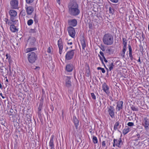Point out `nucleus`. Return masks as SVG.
Returning <instances> with one entry per match:
<instances>
[{
	"label": "nucleus",
	"instance_id": "nucleus-39",
	"mask_svg": "<svg viewBox=\"0 0 149 149\" xmlns=\"http://www.w3.org/2000/svg\"><path fill=\"white\" fill-rule=\"evenodd\" d=\"M91 95L92 98L94 100H96V97L95 95L93 93H91Z\"/></svg>",
	"mask_w": 149,
	"mask_h": 149
},
{
	"label": "nucleus",
	"instance_id": "nucleus-46",
	"mask_svg": "<svg viewBox=\"0 0 149 149\" xmlns=\"http://www.w3.org/2000/svg\"><path fill=\"white\" fill-rule=\"evenodd\" d=\"M111 2L116 3L118 2V0H110Z\"/></svg>",
	"mask_w": 149,
	"mask_h": 149
},
{
	"label": "nucleus",
	"instance_id": "nucleus-45",
	"mask_svg": "<svg viewBox=\"0 0 149 149\" xmlns=\"http://www.w3.org/2000/svg\"><path fill=\"white\" fill-rule=\"evenodd\" d=\"M128 49H129V53L132 52V47L130 45H128Z\"/></svg>",
	"mask_w": 149,
	"mask_h": 149
},
{
	"label": "nucleus",
	"instance_id": "nucleus-1",
	"mask_svg": "<svg viewBox=\"0 0 149 149\" xmlns=\"http://www.w3.org/2000/svg\"><path fill=\"white\" fill-rule=\"evenodd\" d=\"M68 13L71 16H75L78 15L80 13L79 6L77 3L71 1L68 6Z\"/></svg>",
	"mask_w": 149,
	"mask_h": 149
},
{
	"label": "nucleus",
	"instance_id": "nucleus-43",
	"mask_svg": "<svg viewBox=\"0 0 149 149\" xmlns=\"http://www.w3.org/2000/svg\"><path fill=\"white\" fill-rule=\"evenodd\" d=\"M86 73L88 75L87 76H89V74L90 73V71L89 69H88L86 70Z\"/></svg>",
	"mask_w": 149,
	"mask_h": 149
},
{
	"label": "nucleus",
	"instance_id": "nucleus-2",
	"mask_svg": "<svg viewBox=\"0 0 149 149\" xmlns=\"http://www.w3.org/2000/svg\"><path fill=\"white\" fill-rule=\"evenodd\" d=\"M102 40L104 45L108 46L112 45L114 42L113 36L109 33L104 35Z\"/></svg>",
	"mask_w": 149,
	"mask_h": 149
},
{
	"label": "nucleus",
	"instance_id": "nucleus-41",
	"mask_svg": "<svg viewBox=\"0 0 149 149\" xmlns=\"http://www.w3.org/2000/svg\"><path fill=\"white\" fill-rule=\"evenodd\" d=\"M42 104L40 103L39 105V107L38 108V110L39 111H40L42 109Z\"/></svg>",
	"mask_w": 149,
	"mask_h": 149
},
{
	"label": "nucleus",
	"instance_id": "nucleus-11",
	"mask_svg": "<svg viewBox=\"0 0 149 149\" xmlns=\"http://www.w3.org/2000/svg\"><path fill=\"white\" fill-rule=\"evenodd\" d=\"M68 23L69 25L74 27L77 25V22L76 19H69L68 21Z\"/></svg>",
	"mask_w": 149,
	"mask_h": 149
},
{
	"label": "nucleus",
	"instance_id": "nucleus-48",
	"mask_svg": "<svg viewBox=\"0 0 149 149\" xmlns=\"http://www.w3.org/2000/svg\"><path fill=\"white\" fill-rule=\"evenodd\" d=\"M88 27H89V28L90 29H91L92 28V25L91 23H88Z\"/></svg>",
	"mask_w": 149,
	"mask_h": 149
},
{
	"label": "nucleus",
	"instance_id": "nucleus-59",
	"mask_svg": "<svg viewBox=\"0 0 149 149\" xmlns=\"http://www.w3.org/2000/svg\"><path fill=\"white\" fill-rule=\"evenodd\" d=\"M72 42H68V44L69 45H72Z\"/></svg>",
	"mask_w": 149,
	"mask_h": 149
},
{
	"label": "nucleus",
	"instance_id": "nucleus-36",
	"mask_svg": "<svg viewBox=\"0 0 149 149\" xmlns=\"http://www.w3.org/2000/svg\"><path fill=\"white\" fill-rule=\"evenodd\" d=\"M37 30L35 29H31L29 31V32L30 33H36L37 32Z\"/></svg>",
	"mask_w": 149,
	"mask_h": 149
},
{
	"label": "nucleus",
	"instance_id": "nucleus-56",
	"mask_svg": "<svg viewBox=\"0 0 149 149\" xmlns=\"http://www.w3.org/2000/svg\"><path fill=\"white\" fill-rule=\"evenodd\" d=\"M0 95L3 98V99H4L5 97L3 96V95H2V93H1L0 94Z\"/></svg>",
	"mask_w": 149,
	"mask_h": 149
},
{
	"label": "nucleus",
	"instance_id": "nucleus-55",
	"mask_svg": "<svg viewBox=\"0 0 149 149\" xmlns=\"http://www.w3.org/2000/svg\"><path fill=\"white\" fill-rule=\"evenodd\" d=\"M138 61L140 63V64H141V60H140V57H139V59H138Z\"/></svg>",
	"mask_w": 149,
	"mask_h": 149
},
{
	"label": "nucleus",
	"instance_id": "nucleus-63",
	"mask_svg": "<svg viewBox=\"0 0 149 149\" xmlns=\"http://www.w3.org/2000/svg\"><path fill=\"white\" fill-rule=\"evenodd\" d=\"M148 30L149 31V24L148 25Z\"/></svg>",
	"mask_w": 149,
	"mask_h": 149
},
{
	"label": "nucleus",
	"instance_id": "nucleus-51",
	"mask_svg": "<svg viewBox=\"0 0 149 149\" xmlns=\"http://www.w3.org/2000/svg\"><path fill=\"white\" fill-rule=\"evenodd\" d=\"M100 54L103 57L104 56V53L102 52L101 51L100 52Z\"/></svg>",
	"mask_w": 149,
	"mask_h": 149
},
{
	"label": "nucleus",
	"instance_id": "nucleus-34",
	"mask_svg": "<svg viewBox=\"0 0 149 149\" xmlns=\"http://www.w3.org/2000/svg\"><path fill=\"white\" fill-rule=\"evenodd\" d=\"M114 65L113 63L110 64L109 65V69L110 71H111L113 68Z\"/></svg>",
	"mask_w": 149,
	"mask_h": 149
},
{
	"label": "nucleus",
	"instance_id": "nucleus-8",
	"mask_svg": "<svg viewBox=\"0 0 149 149\" xmlns=\"http://www.w3.org/2000/svg\"><path fill=\"white\" fill-rule=\"evenodd\" d=\"M142 124L144 126L146 130H148L149 128V119L147 117L143 119Z\"/></svg>",
	"mask_w": 149,
	"mask_h": 149
},
{
	"label": "nucleus",
	"instance_id": "nucleus-50",
	"mask_svg": "<svg viewBox=\"0 0 149 149\" xmlns=\"http://www.w3.org/2000/svg\"><path fill=\"white\" fill-rule=\"evenodd\" d=\"M100 59L102 61V63L104 64V67H105V68L107 70V71H108V70H109L106 67L105 65L104 64V62H103V61L102 60H101V57H100Z\"/></svg>",
	"mask_w": 149,
	"mask_h": 149
},
{
	"label": "nucleus",
	"instance_id": "nucleus-14",
	"mask_svg": "<svg viewBox=\"0 0 149 149\" xmlns=\"http://www.w3.org/2000/svg\"><path fill=\"white\" fill-rule=\"evenodd\" d=\"M58 45L59 49V53L60 54L62 53V50L63 49V45L62 39H60L58 41Z\"/></svg>",
	"mask_w": 149,
	"mask_h": 149
},
{
	"label": "nucleus",
	"instance_id": "nucleus-28",
	"mask_svg": "<svg viewBox=\"0 0 149 149\" xmlns=\"http://www.w3.org/2000/svg\"><path fill=\"white\" fill-rule=\"evenodd\" d=\"M131 109L133 111H138V107L134 106V105H132L130 107Z\"/></svg>",
	"mask_w": 149,
	"mask_h": 149
},
{
	"label": "nucleus",
	"instance_id": "nucleus-12",
	"mask_svg": "<svg viewBox=\"0 0 149 149\" xmlns=\"http://www.w3.org/2000/svg\"><path fill=\"white\" fill-rule=\"evenodd\" d=\"M9 14L10 16L11 20L13 22V17H15L17 15V12L16 11L13 10H10L9 12Z\"/></svg>",
	"mask_w": 149,
	"mask_h": 149
},
{
	"label": "nucleus",
	"instance_id": "nucleus-58",
	"mask_svg": "<svg viewBox=\"0 0 149 149\" xmlns=\"http://www.w3.org/2000/svg\"><path fill=\"white\" fill-rule=\"evenodd\" d=\"M102 68L100 67H98L97 68V69L98 70H101Z\"/></svg>",
	"mask_w": 149,
	"mask_h": 149
},
{
	"label": "nucleus",
	"instance_id": "nucleus-23",
	"mask_svg": "<svg viewBox=\"0 0 149 149\" xmlns=\"http://www.w3.org/2000/svg\"><path fill=\"white\" fill-rule=\"evenodd\" d=\"M130 130V128L129 127L125 128L123 131V133L124 135L127 134Z\"/></svg>",
	"mask_w": 149,
	"mask_h": 149
},
{
	"label": "nucleus",
	"instance_id": "nucleus-21",
	"mask_svg": "<svg viewBox=\"0 0 149 149\" xmlns=\"http://www.w3.org/2000/svg\"><path fill=\"white\" fill-rule=\"evenodd\" d=\"M81 44L82 46V48L84 50L86 47V42L84 39L83 38H81L80 40Z\"/></svg>",
	"mask_w": 149,
	"mask_h": 149
},
{
	"label": "nucleus",
	"instance_id": "nucleus-60",
	"mask_svg": "<svg viewBox=\"0 0 149 149\" xmlns=\"http://www.w3.org/2000/svg\"><path fill=\"white\" fill-rule=\"evenodd\" d=\"M39 69H40L39 67H36V68H35L34 69H35V70L37 69L39 70Z\"/></svg>",
	"mask_w": 149,
	"mask_h": 149
},
{
	"label": "nucleus",
	"instance_id": "nucleus-15",
	"mask_svg": "<svg viewBox=\"0 0 149 149\" xmlns=\"http://www.w3.org/2000/svg\"><path fill=\"white\" fill-rule=\"evenodd\" d=\"M54 137V136L53 135L51 136L50 138V141L49 142V146L50 147V149H54L53 140Z\"/></svg>",
	"mask_w": 149,
	"mask_h": 149
},
{
	"label": "nucleus",
	"instance_id": "nucleus-26",
	"mask_svg": "<svg viewBox=\"0 0 149 149\" xmlns=\"http://www.w3.org/2000/svg\"><path fill=\"white\" fill-rule=\"evenodd\" d=\"M123 47L126 48L127 40L125 38H123Z\"/></svg>",
	"mask_w": 149,
	"mask_h": 149
},
{
	"label": "nucleus",
	"instance_id": "nucleus-18",
	"mask_svg": "<svg viewBox=\"0 0 149 149\" xmlns=\"http://www.w3.org/2000/svg\"><path fill=\"white\" fill-rule=\"evenodd\" d=\"M26 10L27 14L30 15L34 11V9L32 6H29L27 7Z\"/></svg>",
	"mask_w": 149,
	"mask_h": 149
},
{
	"label": "nucleus",
	"instance_id": "nucleus-7",
	"mask_svg": "<svg viewBox=\"0 0 149 149\" xmlns=\"http://www.w3.org/2000/svg\"><path fill=\"white\" fill-rule=\"evenodd\" d=\"M114 110V107L112 106H110L109 107H107V111L109 114L112 118L115 117Z\"/></svg>",
	"mask_w": 149,
	"mask_h": 149
},
{
	"label": "nucleus",
	"instance_id": "nucleus-53",
	"mask_svg": "<svg viewBox=\"0 0 149 149\" xmlns=\"http://www.w3.org/2000/svg\"><path fill=\"white\" fill-rule=\"evenodd\" d=\"M101 71L103 73H104L105 72V70L104 68H102L101 69Z\"/></svg>",
	"mask_w": 149,
	"mask_h": 149
},
{
	"label": "nucleus",
	"instance_id": "nucleus-35",
	"mask_svg": "<svg viewBox=\"0 0 149 149\" xmlns=\"http://www.w3.org/2000/svg\"><path fill=\"white\" fill-rule=\"evenodd\" d=\"M109 13L112 14H113L114 13V10L111 7H110L109 8Z\"/></svg>",
	"mask_w": 149,
	"mask_h": 149
},
{
	"label": "nucleus",
	"instance_id": "nucleus-6",
	"mask_svg": "<svg viewBox=\"0 0 149 149\" xmlns=\"http://www.w3.org/2000/svg\"><path fill=\"white\" fill-rule=\"evenodd\" d=\"M68 31L70 36L73 38L74 37L76 32L74 28L72 26H69L68 28Z\"/></svg>",
	"mask_w": 149,
	"mask_h": 149
},
{
	"label": "nucleus",
	"instance_id": "nucleus-40",
	"mask_svg": "<svg viewBox=\"0 0 149 149\" xmlns=\"http://www.w3.org/2000/svg\"><path fill=\"white\" fill-rule=\"evenodd\" d=\"M26 3L30 4L33 2L34 0H26Z\"/></svg>",
	"mask_w": 149,
	"mask_h": 149
},
{
	"label": "nucleus",
	"instance_id": "nucleus-33",
	"mask_svg": "<svg viewBox=\"0 0 149 149\" xmlns=\"http://www.w3.org/2000/svg\"><path fill=\"white\" fill-rule=\"evenodd\" d=\"M5 120L3 118H1L0 120V123L3 125H4L5 124Z\"/></svg>",
	"mask_w": 149,
	"mask_h": 149
},
{
	"label": "nucleus",
	"instance_id": "nucleus-19",
	"mask_svg": "<svg viewBox=\"0 0 149 149\" xmlns=\"http://www.w3.org/2000/svg\"><path fill=\"white\" fill-rule=\"evenodd\" d=\"M8 24L9 25H10V30L12 32H15L17 31V29L14 25L11 24V23L10 22H8Z\"/></svg>",
	"mask_w": 149,
	"mask_h": 149
},
{
	"label": "nucleus",
	"instance_id": "nucleus-30",
	"mask_svg": "<svg viewBox=\"0 0 149 149\" xmlns=\"http://www.w3.org/2000/svg\"><path fill=\"white\" fill-rule=\"evenodd\" d=\"M10 130H6L5 131V133L4 136H6L7 138L9 136V133H10Z\"/></svg>",
	"mask_w": 149,
	"mask_h": 149
},
{
	"label": "nucleus",
	"instance_id": "nucleus-16",
	"mask_svg": "<svg viewBox=\"0 0 149 149\" xmlns=\"http://www.w3.org/2000/svg\"><path fill=\"white\" fill-rule=\"evenodd\" d=\"M73 66L71 64H68L66 65L65 67V70L68 72H71L73 69Z\"/></svg>",
	"mask_w": 149,
	"mask_h": 149
},
{
	"label": "nucleus",
	"instance_id": "nucleus-32",
	"mask_svg": "<svg viewBox=\"0 0 149 149\" xmlns=\"http://www.w3.org/2000/svg\"><path fill=\"white\" fill-rule=\"evenodd\" d=\"M33 23V20L32 19H29L27 21V24L29 26L31 25Z\"/></svg>",
	"mask_w": 149,
	"mask_h": 149
},
{
	"label": "nucleus",
	"instance_id": "nucleus-49",
	"mask_svg": "<svg viewBox=\"0 0 149 149\" xmlns=\"http://www.w3.org/2000/svg\"><path fill=\"white\" fill-rule=\"evenodd\" d=\"M6 59H9L10 58V56L9 55L7 54H6Z\"/></svg>",
	"mask_w": 149,
	"mask_h": 149
},
{
	"label": "nucleus",
	"instance_id": "nucleus-47",
	"mask_svg": "<svg viewBox=\"0 0 149 149\" xmlns=\"http://www.w3.org/2000/svg\"><path fill=\"white\" fill-rule=\"evenodd\" d=\"M34 22L36 23H37L38 22V20L36 18V15H35L34 18Z\"/></svg>",
	"mask_w": 149,
	"mask_h": 149
},
{
	"label": "nucleus",
	"instance_id": "nucleus-17",
	"mask_svg": "<svg viewBox=\"0 0 149 149\" xmlns=\"http://www.w3.org/2000/svg\"><path fill=\"white\" fill-rule=\"evenodd\" d=\"M117 110L118 111L123 108V102L122 101H119L117 102Z\"/></svg>",
	"mask_w": 149,
	"mask_h": 149
},
{
	"label": "nucleus",
	"instance_id": "nucleus-5",
	"mask_svg": "<svg viewBox=\"0 0 149 149\" xmlns=\"http://www.w3.org/2000/svg\"><path fill=\"white\" fill-rule=\"evenodd\" d=\"M113 146L115 147L116 146L120 148L123 144V142L121 138H119L118 139H114L113 140Z\"/></svg>",
	"mask_w": 149,
	"mask_h": 149
},
{
	"label": "nucleus",
	"instance_id": "nucleus-13",
	"mask_svg": "<svg viewBox=\"0 0 149 149\" xmlns=\"http://www.w3.org/2000/svg\"><path fill=\"white\" fill-rule=\"evenodd\" d=\"M70 79V77L67 76L66 77L65 81V85L68 88H70L71 86Z\"/></svg>",
	"mask_w": 149,
	"mask_h": 149
},
{
	"label": "nucleus",
	"instance_id": "nucleus-25",
	"mask_svg": "<svg viewBox=\"0 0 149 149\" xmlns=\"http://www.w3.org/2000/svg\"><path fill=\"white\" fill-rule=\"evenodd\" d=\"M126 48L123 47V50L120 52L121 56L123 58H125V55L126 51Z\"/></svg>",
	"mask_w": 149,
	"mask_h": 149
},
{
	"label": "nucleus",
	"instance_id": "nucleus-37",
	"mask_svg": "<svg viewBox=\"0 0 149 149\" xmlns=\"http://www.w3.org/2000/svg\"><path fill=\"white\" fill-rule=\"evenodd\" d=\"M52 49V47H49L47 49L48 52L49 53H51Z\"/></svg>",
	"mask_w": 149,
	"mask_h": 149
},
{
	"label": "nucleus",
	"instance_id": "nucleus-61",
	"mask_svg": "<svg viewBox=\"0 0 149 149\" xmlns=\"http://www.w3.org/2000/svg\"><path fill=\"white\" fill-rule=\"evenodd\" d=\"M0 88L1 89H2L3 87L2 86V85L1 83H0Z\"/></svg>",
	"mask_w": 149,
	"mask_h": 149
},
{
	"label": "nucleus",
	"instance_id": "nucleus-27",
	"mask_svg": "<svg viewBox=\"0 0 149 149\" xmlns=\"http://www.w3.org/2000/svg\"><path fill=\"white\" fill-rule=\"evenodd\" d=\"M92 140L93 142L95 144H96L97 143L98 140L97 137L95 136H93L92 138Z\"/></svg>",
	"mask_w": 149,
	"mask_h": 149
},
{
	"label": "nucleus",
	"instance_id": "nucleus-44",
	"mask_svg": "<svg viewBox=\"0 0 149 149\" xmlns=\"http://www.w3.org/2000/svg\"><path fill=\"white\" fill-rule=\"evenodd\" d=\"M129 57L130 58L131 60H132L133 59V56L132 54V52L129 53Z\"/></svg>",
	"mask_w": 149,
	"mask_h": 149
},
{
	"label": "nucleus",
	"instance_id": "nucleus-64",
	"mask_svg": "<svg viewBox=\"0 0 149 149\" xmlns=\"http://www.w3.org/2000/svg\"><path fill=\"white\" fill-rule=\"evenodd\" d=\"M102 51H104L105 50L104 48H103V49H102Z\"/></svg>",
	"mask_w": 149,
	"mask_h": 149
},
{
	"label": "nucleus",
	"instance_id": "nucleus-4",
	"mask_svg": "<svg viewBox=\"0 0 149 149\" xmlns=\"http://www.w3.org/2000/svg\"><path fill=\"white\" fill-rule=\"evenodd\" d=\"M74 49L72 50L67 52L65 56V60H69L72 59L75 53Z\"/></svg>",
	"mask_w": 149,
	"mask_h": 149
},
{
	"label": "nucleus",
	"instance_id": "nucleus-31",
	"mask_svg": "<svg viewBox=\"0 0 149 149\" xmlns=\"http://www.w3.org/2000/svg\"><path fill=\"white\" fill-rule=\"evenodd\" d=\"M102 147L104 149H107V147L106 146V143L105 141H103L102 143Z\"/></svg>",
	"mask_w": 149,
	"mask_h": 149
},
{
	"label": "nucleus",
	"instance_id": "nucleus-57",
	"mask_svg": "<svg viewBox=\"0 0 149 149\" xmlns=\"http://www.w3.org/2000/svg\"><path fill=\"white\" fill-rule=\"evenodd\" d=\"M57 1L58 3L60 4L61 3L60 0H57Z\"/></svg>",
	"mask_w": 149,
	"mask_h": 149
},
{
	"label": "nucleus",
	"instance_id": "nucleus-9",
	"mask_svg": "<svg viewBox=\"0 0 149 149\" xmlns=\"http://www.w3.org/2000/svg\"><path fill=\"white\" fill-rule=\"evenodd\" d=\"M102 88L103 91L106 93L107 95H109L110 93L109 91V88L107 84L104 83L102 86Z\"/></svg>",
	"mask_w": 149,
	"mask_h": 149
},
{
	"label": "nucleus",
	"instance_id": "nucleus-29",
	"mask_svg": "<svg viewBox=\"0 0 149 149\" xmlns=\"http://www.w3.org/2000/svg\"><path fill=\"white\" fill-rule=\"evenodd\" d=\"M119 122L118 121L116 122L114 126V130H116L117 129V127L119 126Z\"/></svg>",
	"mask_w": 149,
	"mask_h": 149
},
{
	"label": "nucleus",
	"instance_id": "nucleus-20",
	"mask_svg": "<svg viewBox=\"0 0 149 149\" xmlns=\"http://www.w3.org/2000/svg\"><path fill=\"white\" fill-rule=\"evenodd\" d=\"M73 122L76 129H77V127L79 125V121L75 116H73Z\"/></svg>",
	"mask_w": 149,
	"mask_h": 149
},
{
	"label": "nucleus",
	"instance_id": "nucleus-3",
	"mask_svg": "<svg viewBox=\"0 0 149 149\" xmlns=\"http://www.w3.org/2000/svg\"><path fill=\"white\" fill-rule=\"evenodd\" d=\"M28 61L31 63L35 62L37 58V56L34 52H30L27 54Z\"/></svg>",
	"mask_w": 149,
	"mask_h": 149
},
{
	"label": "nucleus",
	"instance_id": "nucleus-38",
	"mask_svg": "<svg viewBox=\"0 0 149 149\" xmlns=\"http://www.w3.org/2000/svg\"><path fill=\"white\" fill-rule=\"evenodd\" d=\"M127 125L129 126L132 127L134 125V123L133 122H129L127 123Z\"/></svg>",
	"mask_w": 149,
	"mask_h": 149
},
{
	"label": "nucleus",
	"instance_id": "nucleus-42",
	"mask_svg": "<svg viewBox=\"0 0 149 149\" xmlns=\"http://www.w3.org/2000/svg\"><path fill=\"white\" fill-rule=\"evenodd\" d=\"M111 49H108L106 50V52L107 53L111 54Z\"/></svg>",
	"mask_w": 149,
	"mask_h": 149
},
{
	"label": "nucleus",
	"instance_id": "nucleus-52",
	"mask_svg": "<svg viewBox=\"0 0 149 149\" xmlns=\"http://www.w3.org/2000/svg\"><path fill=\"white\" fill-rule=\"evenodd\" d=\"M103 59H104V62L106 63H107V62H108V61H107V60L106 59V58H105V57L104 56V57H103Z\"/></svg>",
	"mask_w": 149,
	"mask_h": 149
},
{
	"label": "nucleus",
	"instance_id": "nucleus-22",
	"mask_svg": "<svg viewBox=\"0 0 149 149\" xmlns=\"http://www.w3.org/2000/svg\"><path fill=\"white\" fill-rule=\"evenodd\" d=\"M37 49L36 47L27 48L26 49V53H29L32 52V51L36 50Z\"/></svg>",
	"mask_w": 149,
	"mask_h": 149
},
{
	"label": "nucleus",
	"instance_id": "nucleus-10",
	"mask_svg": "<svg viewBox=\"0 0 149 149\" xmlns=\"http://www.w3.org/2000/svg\"><path fill=\"white\" fill-rule=\"evenodd\" d=\"M18 4V0H12L10 2V6L13 8H17Z\"/></svg>",
	"mask_w": 149,
	"mask_h": 149
},
{
	"label": "nucleus",
	"instance_id": "nucleus-24",
	"mask_svg": "<svg viewBox=\"0 0 149 149\" xmlns=\"http://www.w3.org/2000/svg\"><path fill=\"white\" fill-rule=\"evenodd\" d=\"M35 41V39L33 37L29 38L28 40V42H29L31 45H33Z\"/></svg>",
	"mask_w": 149,
	"mask_h": 149
},
{
	"label": "nucleus",
	"instance_id": "nucleus-62",
	"mask_svg": "<svg viewBox=\"0 0 149 149\" xmlns=\"http://www.w3.org/2000/svg\"><path fill=\"white\" fill-rule=\"evenodd\" d=\"M137 136H138V138H139L140 137V135L139 134H136Z\"/></svg>",
	"mask_w": 149,
	"mask_h": 149
},
{
	"label": "nucleus",
	"instance_id": "nucleus-54",
	"mask_svg": "<svg viewBox=\"0 0 149 149\" xmlns=\"http://www.w3.org/2000/svg\"><path fill=\"white\" fill-rule=\"evenodd\" d=\"M0 72L2 74H3V69L1 68H0Z\"/></svg>",
	"mask_w": 149,
	"mask_h": 149
}]
</instances>
